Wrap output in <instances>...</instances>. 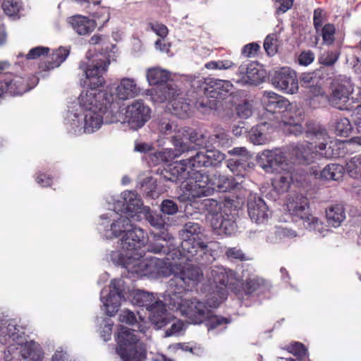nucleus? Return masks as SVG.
Masks as SVG:
<instances>
[{"instance_id": "obj_8", "label": "nucleus", "mask_w": 361, "mask_h": 361, "mask_svg": "<svg viewBox=\"0 0 361 361\" xmlns=\"http://www.w3.org/2000/svg\"><path fill=\"white\" fill-rule=\"evenodd\" d=\"M233 88V85L229 80L207 79L204 87V93L207 99H213V100H209L206 104L201 103L200 105L215 109L217 106V102L226 99L231 94Z\"/></svg>"}, {"instance_id": "obj_44", "label": "nucleus", "mask_w": 361, "mask_h": 361, "mask_svg": "<svg viewBox=\"0 0 361 361\" xmlns=\"http://www.w3.org/2000/svg\"><path fill=\"white\" fill-rule=\"evenodd\" d=\"M321 35L325 44L330 45L335 41L336 27L332 23H326L321 27Z\"/></svg>"}, {"instance_id": "obj_1", "label": "nucleus", "mask_w": 361, "mask_h": 361, "mask_svg": "<svg viewBox=\"0 0 361 361\" xmlns=\"http://www.w3.org/2000/svg\"><path fill=\"white\" fill-rule=\"evenodd\" d=\"M110 64L109 59L92 61L91 64L80 62L79 68L85 74L84 86L88 90L79 97L80 104L85 110L84 132L92 133L98 130L104 121L106 123L117 122L119 103L112 93L97 91L105 83L104 74Z\"/></svg>"}, {"instance_id": "obj_3", "label": "nucleus", "mask_w": 361, "mask_h": 361, "mask_svg": "<svg viewBox=\"0 0 361 361\" xmlns=\"http://www.w3.org/2000/svg\"><path fill=\"white\" fill-rule=\"evenodd\" d=\"M181 254L188 261L199 262L207 251L199 224L189 221L180 231Z\"/></svg>"}, {"instance_id": "obj_55", "label": "nucleus", "mask_w": 361, "mask_h": 361, "mask_svg": "<svg viewBox=\"0 0 361 361\" xmlns=\"http://www.w3.org/2000/svg\"><path fill=\"white\" fill-rule=\"evenodd\" d=\"M49 53V48L46 47H36L31 49L26 55V59L28 60L37 59L42 56H48Z\"/></svg>"}, {"instance_id": "obj_11", "label": "nucleus", "mask_w": 361, "mask_h": 361, "mask_svg": "<svg viewBox=\"0 0 361 361\" xmlns=\"http://www.w3.org/2000/svg\"><path fill=\"white\" fill-rule=\"evenodd\" d=\"M178 307L181 314L195 324L204 322L210 313V309L206 304L196 298L181 299Z\"/></svg>"}, {"instance_id": "obj_30", "label": "nucleus", "mask_w": 361, "mask_h": 361, "mask_svg": "<svg viewBox=\"0 0 361 361\" xmlns=\"http://www.w3.org/2000/svg\"><path fill=\"white\" fill-rule=\"evenodd\" d=\"M275 176L272 179V185L275 191L279 194L287 192L293 182L292 173L288 166L275 172Z\"/></svg>"}, {"instance_id": "obj_39", "label": "nucleus", "mask_w": 361, "mask_h": 361, "mask_svg": "<svg viewBox=\"0 0 361 361\" xmlns=\"http://www.w3.org/2000/svg\"><path fill=\"white\" fill-rule=\"evenodd\" d=\"M130 223V218L126 215V216H121L114 221L111 225V230L114 237H118L123 233L125 234L128 230L133 226Z\"/></svg>"}, {"instance_id": "obj_53", "label": "nucleus", "mask_w": 361, "mask_h": 361, "mask_svg": "<svg viewBox=\"0 0 361 361\" xmlns=\"http://www.w3.org/2000/svg\"><path fill=\"white\" fill-rule=\"evenodd\" d=\"M236 112L238 117L241 118H249L252 113L251 104L247 100L243 101L236 106Z\"/></svg>"}, {"instance_id": "obj_24", "label": "nucleus", "mask_w": 361, "mask_h": 361, "mask_svg": "<svg viewBox=\"0 0 361 361\" xmlns=\"http://www.w3.org/2000/svg\"><path fill=\"white\" fill-rule=\"evenodd\" d=\"M310 173L318 179L338 180L343 177L344 169L340 164H330L322 170L312 167Z\"/></svg>"}, {"instance_id": "obj_42", "label": "nucleus", "mask_w": 361, "mask_h": 361, "mask_svg": "<svg viewBox=\"0 0 361 361\" xmlns=\"http://www.w3.org/2000/svg\"><path fill=\"white\" fill-rule=\"evenodd\" d=\"M346 169L350 176L353 178L361 176V154L352 157L346 163Z\"/></svg>"}, {"instance_id": "obj_7", "label": "nucleus", "mask_w": 361, "mask_h": 361, "mask_svg": "<svg viewBox=\"0 0 361 361\" xmlns=\"http://www.w3.org/2000/svg\"><path fill=\"white\" fill-rule=\"evenodd\" d=\"M313 150L312 144L306 142L305 143H297L290 148V154L294 162L301 165H310L317 159L322 157L332 159L339 157V153L334 152L330 145L327 149L319 150L318 146H314Z\"/></svg>"}, {"instance_id": "obj_32", "label": "nucleus", "mask_w": 361, "mask_h": 361, "mask_svg": "<svg viewBox=\"0 0 361 361\" xmlns=\"http://www.w3.org/2000/svg\"><path fill=\"white\" fill-rule=\"evenodd\" d=\"M237 183L234 178L225 175L214 174L212 178V189L217 190L219 192H228L233 190L237 186Z\"/></svg>"}, {"instance_id": "obj_2", "label": "nucleus", "mask_w": 361, "mask_h": 361, "mask_svg": "<svg viewBox=\"0 0 361 361\" xmlns=\"http://www.w3.org/2000/svg\"><path fill=\"white\" fill-rule=\"evenodd\" d=\"M264 109L271 114H281V123L284 132L295 136L304 132L302 123L304 121V112L293 105L288 99L273 92H264L263 97Z\"/></svg>"}, {"instance_id": "obj_40", "label": "nucleus", "mask_w": 361, "mask_h": 361, "mask_svg": "<svg viewBox=\"0 0 361 361\" xmlns=\"http://www.w3.org/2000/svg\"><path fill=\"white\" fill-rule=\"evenodd\" d=\"M207 159L205 152L200 151L190 158L183 160L187 167L195 171L198 168L208 167L207 163L209 162Z\"/></svg>"}, {"instance_id": "obj_22", "label": "nucleus", "mask_w": 361, "mask_h": 361, "mask_svg": "<svg viewBox=\"0 0 361 361\" xmlns=\"http://www.w3.org/2000/svg\"><path fill=\"white\" fill-rule=\"evenodd\" d=\"M189 173L184 160L166 165L160 173L164 180L172 183L180 182L188 178Z\"/></svg>"}, {"instance_id": "obj_45", "label": "nucleus", "mask_w": 361, "mask_h": 361, "mask_svg": "<svg viewBox=\"0 0 361 361\" xmlns=\"http://www.w3.org/2000/svg\"><path fill=\"white\" fill-rule=\"evenodd\" d=\"M227 166L233 174L239 176L242 171H245L247 164L242 158H234L227 161Z\"/></svg>"}, {"instance_id": "obj_51", "label": "nucleus", "mask_w": 361, "mask_h": 361, "mask_svg": "<svg viewBox=\"0 0 361 361\" xmlns=\"http://www.w3.org/2000/svg\"><path fill=\"white\" fill-rule=\"evenodd\" d=\"M234 66V63L230 60H221V61H211L205 64V68L212 70H226L231 68Z\"/></svg>"}, {"instance_id": "obj_13", "label": "nucleus", "mask_w": 361, "mask_h": 361, "mask_svg": "<svg viewBox=\"0 0 361 361\" xmlns=\"http://www.w3.org/2000/svg\"><path fill=\"white\" fill-rule=\"evenodd\" d=\"M32 88L33 86L30 85L27 78L16 75H4L0 79V98L5 95L21 96Z\"/></svg>"}, {"instance_id": "obj_27", "label": "nucleus", "mask_w": 361, "mask_h": 361, "mask_svg": "<svg viewBox=\"0 0 361 361\" xmlns=\"http://www.w3.org/2000/svg\"><path fill=\"white\" fill-rule=\"evenodd\" d=\"M124 200V214L131 219L138 218V214L141 212L142 201L137 197L136 193L132 191H125L123 193Z\"/></svg>"}, {"instance_id": "obj_12", "label": "nucleus", "mask_w": 361, "mask_h": 361, "mask_svg": "<svg viewBox=\"0 0 361 361\" xmlns=\"http://www.w3.org/2000/svg\"><path fill=\"white\" fill-rule=\"evenodd\" d=\"M162 97L161 102L169 100L168 109L172 114L184 119L190 116L191 114V105L188 99L178 94L175 97V91L173 88L164 87L160 90Z\"/></svg>"}, {"instance_id": "obj_6", "label": "nucleus", "mask_w": 361, "mask_h": 361, "mask_svg": "<svg viewBox=\"0 0 361 361\" xmlns=\"http://www.w3.org/2000/svg\"><path fill=\"white\" fill-rule=\"evenodd\" d=\"M146 242L145 232L142 229L133 226L128 230L121 238V248L126 251V254L121 255V258H126L128 262H124L123 265L128 268L133 264V268L141 264L138 261L145 255L143 247Z\"/></svg>"}, {"instance_id": "obj_62", "label": "nucleus", "mask_w": 361, "mask_h": 361, "mask_svg": "<svg viewBox=\"0 0 361 361\" xmlns=\"http://www.w3.org/2000/svg\"><path fill=\"white\" fill-rule=\"evenodd\" d=\"M226 255L228 258L231 259H238L240 261L246 259L245 255L243 251L237 247H229L226 252Z\"/></svg>"}, {"instance_id": "obj_34", "label": "nucleus", "mask_w": 361, "mask_h": 361, "mask_svg": "<svg viewBox=\"0 0 361 361\" xmlns=\"http://www.w3.org/2000/svg\"><path fill=\"white\" fill-rule=\"evenodd\" d=\"M233 272L231 270L226 271L224 269L218 268L212 270V276L216 288L225 290L232 283Z\"/></svg>"}, {"instance_id": "obj_63", "label": "nucleus", "mask_w": 361, "mask_h": 361, "mask_svg": "<svg viewBox=\"0 0 361 361\" xmlns=\"http://www.w3.org/2000/svg\"><path fill=\"white\" fill-rule=\"evenodd\" d=\"M143 247H145V249L143 250H145V252L146 250L154 253H166L168 252V250L166 249V246L161 243H145Z\"/></svg>"}, {"instance_id": "obj_33", "label": "nucleus", "mask_w": 361, "mask_h": 361, "mask_svg": "<svg viewBox=\"0 0 361 361\" xmlns=\"http://www.w3.org/2000/svg\"><path fill=\"white\" fill-rule=\"evenodd\" d=\"M71 24L74 30L80 35H87L92 32L96 26L94 20L82 16L72 17Z\"/></svg>"}, {"instance_id": "obj_19", "label": "nucleus", "mask_w": 361, "mask_h": 361, "mask_svg": "<svg viewBox=\"0 0 361 361\" xmlns=\"http://www.w3.org/2000/svg\"><path fill=\"white\" fill-rule=\"evenodd\" d=\"M123 281L121 279L111 280L109 285V293L106 298L102 297V300L107 310V314L113 316L118 310L122 298H124L121 288Z\"/></svg>"}, {"instance_id": "obj_17", "label": "nucleus", "mask_w": 361, "mask_h": 361, "mask_svg": "<svg viewBox=\"0 0 361 361\" xmlns=\"http://www.w3.org/2000/svg\"><path fill=\"white\" fill-rule=\"evenodd\" d=\"M202 277L203 274L200 268L193 266L183 267L178 273L174 274L171 280V284H176L185 290H188L197 285Z\"/></svg>"}, {"instance_id": "obj_10", "label": "nucleus", "mask_w": 361, "mask_h": 361, "mask_svg": "<svg viewBox=\"0 0 361 361\" xmlns=\"http://www.w3.org/2000/svg\"><path fill=\"white\" fill-rule=\"evenodd\" d=\"M290 214L295 221H303L304 226L307 229L314 228L318 223V219L310 212L309 200L302 195H296L291 201L287 204Z\"/></svg>"}, {"instance_id": "obj_47", "label": "nucleus", "mask_w": 361, "mask_h": 361, "mask_svg": "<svg viewBox=\"0 0 361 361\" xmlns=\"http://www.w3.org/2000/svg\"><path fill=\"white\" fill-rule=\"evenodd\" d=\"M264 285V281L259 279H248L244 284V291L246 295H251L259 291Z\"/></svg>"}, {"instance_id": "obj_25", "label": "nucleus", "mask_w": 361, "mask_h": 361, "mask_svg": "<svg viewBox=\"0 0 361 361\" xmlns=\"http://www.w3.org/2000/svg\"><path fill=\"white\" fill-rule=\"evenodd\" d=\"M350 89L343 84L338 83L332 85L331 94L327 97L329 104L337 109H343L349 99Z\"/></svg>"}, {"instance_id": "obj_35", "label": "nucleus", "mask_w": 361, "mask_h": 361, "mask_svg": "<svg viewBox=\"0 0 361 361\" xmlns=\"http://www.w3.org/2000/svg\"><path fill=\"white\" fill-rule=\"evenodd\" d=\"M135 304L140 307H145L148 311L153 310L155 303L159 300H155L152 293L142 290H136L133 295Z\"/></svg>"}, {"instance_id": "obj_59", "label": "nucleus", "mask_w": 361, "mask_h": 361, "mask_svg": "<svg viewBox=\"0 0 361 361\" xmlns=\"http://www.w3.org/2000/svg\"><path fill=\"white\" fill-rule=\"evenodd\" d=\"M261 127V125H257L256 128H252L250 130V137L255 145H262L266 140L265 135L259 129Z\"/></svg>"}, {"instance_id": "obj_16", "label": "nucleus", "mask_w": 361, "mask_h": 361, "mask_svg": "<svg viewBox=\"0 0 361 361\" xmlns=\"http://www.w3.org/2000/svg\"><path fill=\"white\" fill-rule=\"evenodd\" d=\"M273 85L288 94H294L298 90V80L296 73L290 68L283 67L276 71L271 75Z\"/></svg>"}, {"instance_id": "obj_26", "label": "nucleus", "mask_w": 361, "mask_h": 361, "mask_svg": "<svg viewBox=\"0 0 361 361\" xmlns=\"http://www.w3.org/2000/svg\"><path fill=\"white\" fill-rule=\"evenodd\" d=\"M140 88L135 80L130 78H123L116 88V97L121 100L134 98L140 94Z\"/></svg>"}, {"instance_id": "obj_52", "label": "nucleus", "mask_w": 361, "mask_h": 361, "mask_svg": "<svg viewBox=\"0 0 361 361\" xmlns=\"http://www.w3.org/2000/svg\"><path fill=\"white\" fill-rule=\"evenodd\" d=\"M22 355L24 358H28L33 361H42L43 356L42 353L33 348L32 345L25 347L22 351Z\"/></svg>"}, {"instance_id": "obj_43", "label": "nucleus", "mask_w": 361, "mask_h": 361, "mask_svg": "<svg viewBox=\"0 0 361 361\" xmlns=\"http://www.w3.org/2000/svg\"><path fill=\"white\" fill-rule=\"evenodd\" d=\"M205 154L207 159L208 160V167L216 166L225 159L224 154L221 153L219 150L214 149H205Z\"/></svg>"}, {"instance_id": "obj_57", "label": "nucleus", "mask_w": 361, "mask_h": 361, "mask_svg": "<svg viewBox=\"0 0 361 361\" xmlns=\"http://www.w3.org/2000/svg\"><path fill=\"white\" fill-rule=\"evenodd\" d=\"M177 204L171 200H164L161 204V211L168 215H173L178 212Z\"/></svg>"}, {"instance_id": "obj_9", "label": "nucleus", "mask_w": 361, "mask_h": 361, "mask_svg": "<svg viewBox=\"0 0 361 361\" xmlns=\"http://www.w3.org/2000/svg\"><path fill=\"white\" fill-rule=\"evenodd\" d=\"M202 207L209 214L213 216L212 224L214 229H219L226 234H231L235 229V222L226 214L225 216L222 211V203L214 199H205L202 202Z\"/></svg>"}, {"instance_id": "obj_49", "label": "nucleus", "mask_w": 361, "mask_h": 361, "mask_svg": "<svg viewBox=\"0 0 361 361\" xmlns=\"http://www.w3.org/2000/svg\"><path fill=\"white\" fill-rule=\"evenodd\" d=\"M264 49L269 56H274L277 53L278 45L276 35L271 34L266 37L264 42Z\"/></svg>"}, {"instance_id": "obj_48", "label": "nucleus", "mask_w": 361, "mask_h": 361, "mask_svg": "<svg viewBox=\"0 0 361 361\" xmlns=\"http://www.w3.org/2000/svg\"><path fill=\"white\" fill-rule=\"evenodd\" d=\"M204 322H207L206 325L208 329L210 330L214 329L219 326L226 324L229 323L230 321L226 317L213 315L212 311L210 310L209 316L207 318V319Z\"/></svg>"}, {"instance_id": "obj_38", "label": "nucleus", "mask_w": 361, "mask_h": 361, "mask_svg": "<svg viewBox=\"0 0 361 361\" xmlns=\"http://www.w3.org/2000/svg\"><path fill=\"white\" fill-rule=\"evenodd\" d=\"M286 350L293 355L297 361H310L309 353L305 345L300 342H293L286 346Z\"/></svg>"}, {"instance_id": "obj_56", "label": "nucleus", "mask_w": 361, "mask_h": 361, "mask_svg": "<svg viewBox=\"0 0 361 361\" xmlns=\"http://www.w3.org/2000/svg\"><path fill=\"white\" fill-rule=\"evenodd\" d=\"M325 18L326 15L322 8H317L314 10L313 25L317 33L319 32Z\"/></svg>"}, {"instance_id": "obj_4", "label": "nucleus", "mask_w": 361, "mask_h": 361, "mask_svg": "<svg viewBox=\"0 0 361 361\" xmlns=\"http://www.w3.org/2000/svg\"><path fill=\"white\" fill-rule=\"evenodd\" d=\"M134 330L121 326L116 338V353L123 361H144L147 351Z\"/></svg>"}, {"instance_id": "obj_50", "label": "nucleus", "mask_w": 361, "mask_h": 361, "mask_svg": "<svg viewBox=\"0 0 361 361\" xmlns=\"http://www.w3.org/2000/svg\"><path fill=\"white\" fill-rule=\"evenodd\" d=\"M2 8L6 15L14 16L19 13L20 4L16 0H4Z\"/></svg>"}, {"instance_id": "obj_21", "label": "nucleus", "mask_w": 361, "mask_h": 361, "mask_svg": "<svg viewBox=\"0 0 361 361\" xmlns=\"http://www.w3.org/2000/svg\"><path fill=\"white\" fill-rule=\"evenodd\" d=\"M247 207L249 216L252 221L256 224H263L268 220L271 213L261 197L250 196L248 198Z\"/></svg>"}, {"instance_id": "obj_5", "label": "nucleus", "mask_w": 361, "mask_h": 361, "mask_svg": "<svg viewBox=\"0 0 361 361\" xmlns=\"http://www.w3.org/2000/svg\"><path fill=\"white\" fill-rule=\"evenodd\" d=\"M202 134H199L190 128H183L178 129L171 137V142L176 151L173 157L188 152L190 149L191 144H195L198 146H202L204 149H214L220 147L219 142L216 138L215 133L209 135L207 140Z\"/></svg>"}, {"instance_id": "obj_15", "label": "nucleus", "mask_w": 361, "mask_h": 361, "mask_svg": "<svg viewBox=\"0 0 361 361\" xmlns=\"http://www.w3.org/2000/svg\"><path fill=\"white\" fill-rule=\"evenodd\" d=\"M151 118V109L142 100H135L126 108V121L134 128L142 127Z\"/></svg>"}, {"instance_id": "obj_18", "label": "nucleus", "mask_w": 361, "mask_h": 361, "mask_svg": "<svg viewBox=\"0 0 361 361\" xmlns=\"http://www.w3.org/2000/svg\"><path fill=\"white\" fill-rule=\"evenodd\" d=\"M238 74L240 77L238 82L255 85L263 82L266 76L264 70L257 62L242 63L238 68Z\"/></svg>"}, {"instance_id": "obj_23", "label": "nucleus", "mask_w": 361, "mask_h": 361, "mask_svg": "<svg viewBox=\"0 0 361 361\" xmlns=\"http://www.w3.org/2000/svg\"><path fill=\"white\" fill-rule=\"evenodd\" d=\"M149 319L152 323L157 328L161 329L170 323L175 318L167 312L165 304L159 300L155 303L153 310L149 311Z\"/></svg>"}, {"instance_id": "obj_36", "label": "nucleus", "mask_w": 361, "mask_h": 361, "mask_svg": "<svg viewBox=\"0 0 361 361\" xmlns=\"http://www.w3.org/2000/svg\"><path fill=\"white\" fill-rule=\"evenodd\" d=\"M326 216L329 224L334 227L338 226L345 218L343 207L338 204L329 207L326 210Z\"/></svg>"}, {"instance_id": "obj_64", "label": "nucleus", "mask_w": 361, "mask_h": 361, "mask_svg": "<svg viewBox=\"0 0 361 361\" xmlns=\"http://www.w3.org/2000/svg\"><path fill=\"white\" fill-rule=\"evenodd\" d=\"M149 26L152 31H154L158 36L161 37V38L166 37L168 35V28L164 24H154L152 23H149Z\"/></svg>"}, {"instance_id": "obj_28", "label": "nucleus", "mask_w": 361, "mask_h": 361, "mask_svg": "<svg viewBox=\"0 0 361 361\" xmlns=\"http://www.w3.org/2000/svg\"><path fill=\"white\" fill-rule=\"evenodd\" d=\"M70 54V48L60 47L52 51L46 61L39 63V68L42 71H49L59 67Z\"/></svg>"}, {"instance_id": "obj_37", "label": "nucleus", "mask_w": 361, "mask_h": 361, "mask_svg": "<svg viewBox=\"0 0 361 361\" xmlns=\"http://www.w3.org/2000/svg\"><path fill=\"white\" fill-rule=\"evenodd\" d=\"M147 79L150 85H161L167 82L169 74L159 68H151L147 70Z\"/></svg>"}, {"instance_id": "obj_20", "label": "nucleus", "mask_w": 361, "mask_h": 361, "mask_svg": "<svg viewBox=\"0 0 361 361\" xmlns=\"http://www.w3.org/2000/svg\"><path fill=\"white\" fill-rule=\"evenodd\" d=\"M192 198L207 196L212 189V178L205 173L196 171L190 178L188 183Z\"/></svg>"}, {"instance_id": "obj_54", "label": "nucleus", "mask_w": 361, "mask_h": 361, "mask_svg": "<svg viewBox=\"0 0 361 361\" xmlns=\"http://www.w3.org/2000/svg\"><path fill=\"white\" fill-rule=\"evenodd\" d=\"M214 133L220 147L230 145L231 140L226 130L221 128H216Z\"/></svg>"}, {"instance_id": "obj_60", "label": "nucleus", "mask_w": 361, "mask_h": 361, "mask_svg": "<svg viewBox=\"0 0 361 361\" xmlns=\"http://www.w3.org/2000/svg\"><path fill=\"white\" fill-rule=\"evenodd\" d=\"M314 54L312 51H302L298 57V61L300 65L307 66L314 61Z\"/></svg>"}, {"instance_id": "obj_31", "label": "nucleus", "mask_w": 361, "mask_h": 361, "mask_svg": "<svg viewBox=\"0 0 361 361\" xmlns=\"http://www.w3.org/2000/svg\"><path fill=\"white\" fill-rule=\"evenodd\" d=\"M306 137L311 139H317L321 142L317 145L319 150L327 149V141L329 135L326 130L322 127L319 124L314 122L307 123V129L305 130Z\"/></svg>"}, {"instance_id": "obj_46", "label": "nucleus", "mask_w": 361, "mask_h": 361, "mask_svg": "<svg viewBox=\"0 0 361 361\" xmlns=\"http://www.w3.org/2000/svg\"><path fill=\"white\" fill-rule=\"evenodd\" d=\"M340 53L337 51H326L319 58V62L325 66H332L338 61Z\"/></svg>"}, {"instance_id": "obj_14", "label": "nucleus", "mask_w": 361, "mask_h": 361, "mask_svg": "<svg viewBox=\"0 0 361 361\" xmlns=\"http://www.w3.org/2000/svg\"><path fill=\"white\" fill-rule=\"evenodd\" d=\"M257 164L267 173H275L288 166L284 154L278 149H266L257 156Z\"/></svg>"}, {"instance_id": "obj_61", "label": "nucleus", "mask_w": 361, "mask_h": 361, "mask_svg": "<svg viewBox=\"0 0 361 361\" xmlns=\"http://www.w3.org/2000/svg\"><path fill=\"white\" fill-rule=\"evenodd\" d=\"M119 321L121 323L133 325L137 322V318L134 312L128 310H125L120 314Z\"/></svg>"}, {"instance_id": "obj_58", "label": "nucleus", "mask_w": 361, "mask_h": 361, "mask_svg": "<svg viewBox=\"0 0 361 361\" xmlns=\"http://www.w3.org/2000/svg\"><path fill=\"white\" fill-rule=\"evenodd\" d=\"M260 46L257 42H252L245 45L242 49V54L248 58L255 57L259 51Z\"/></svg>"}, {"instance_id": "obj_29", "label": "nucleus", "mask_w": 361, "mask_h": 361, "mask_svg": "<svg viewBox=\"0 0 361 361\" xmlns=\"http://www.w3.org/2000/svg\"><path fill=\"white\" fill-rule=\"evenodd\" d=\"M305 95L309 100L310 105L314 109L319 107L327 101V96L318 81L307 86Z\"/></svg>"}, {"instance_id": "obj_41", "label": "nucleus", "mask_w": 361, "mask_h": 361, "mask_svg": "<svg viewBox=\"0 0 361 361\" xmlns=\"http://www.w3.org/2000/svg\"><path fill=\"white\" fill-rule=\"evenodd\" d=\"M335 133L337 135L348 137L353 130L350 120L343 117L338 118L334 125Z\"/></svg>"}]
</instances>
